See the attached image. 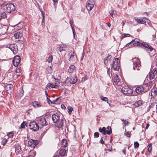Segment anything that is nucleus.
<instances>
[{"label": "nucleus", "mask_w": 157, "mask_h": 157, "mask_svg": "<svg viewBox=\"0 0 157 157\" xmlns=\"http://www.w3.org/2000/svg\"><path fill=\"white\" fill-rule=\"evenodd\" d=\"M52 119L54 123H56V126L59 128H61L63 126V119L60 117L58 113L52 115Z\"/></svg>", "instance_id": "1"}, {"label": "nucleus", "mask_w": 157, "mask_h": 157, "mask_svg": "<svg viewBox=\"0 0 157 157\" xmlns=\"http://www.w3.org/2000/svg\"><path fill=\"white\" fill-rule=\"evenodd\" d=\"M38 124L40 126V128H43L44 127L47 126L46 129L47 130L49 128V125H48V123L47 122L45 119L44 117L40 118L38 120Z\"/></svg>", "instance_id": "2"}, {"label": "nucleus", "mask_w": 157, "mask_h": 157, "mask_svg": "<svg viewBox=\"0 0 157 157\" xmlns=\"http://www.w3.org/2000/svg\"><path fill=\"white\" fill-rule=\"evenodd\" d=\"M4 7L5 11L8 13L13 12L15 10V6L12 3L7 4Z\"/></svg>", "instance_id": "3"}, {"label": "nucleus", "mask_w": 157, "mask_h": 157, "mask_svg": "<svg viewBox=\"0 0 157 157\" xmlns=\"http://www.w3.org/2000/svg\"><path fill=\"white\" fill-rule=\"evenodd\" d=\"M113 63L112 66L113 69L114 70L118 71L120 66L119 60L118 58H116L113 59Z\"/></svg>", "instance_id": "4"}, {"label": "nucleus", "mask_w": 157, "mask_h": 157, "mask_svg": "<svg viewBox=\"0 0 157 157\" xmlns=\"http://www.w3.org/2000/svg\"><path fill=\"white\" fill-rule=\"evenodd\" d=\"M132 61L133 63V69L134 70H139V67L140 65V61L137 58H135L132 59Z\"/></svg>", "instance_id": "5"}, {"label": "nucleus", "mask_w": 157, "mask_h": 157, "mask_svg": "<svg viewBox=\"0 0 157 157\" xmlns=\"http://www.w3.org/2000/svg\"><path fill=\"white\" fill-rule=\"evenodd\" d=\"M29 127L31 129L33 130L34 131L38 130L40 128L38 124L35 122H30L29 125Z\"/></svg>", "instance_id": "6"}, {"label": "nucleus", "mask_w": 157, "mask_h": 157, "mask_svg": "<svg viewBox=\"0 0 157 157\" xmlns=\"http://www.w3.org/2000/svg\"><path fill=\"white\" fill-rule=\"evenodd\" d=\"M135 19L136 21L139 24H145L146 23H148L149 22V20L144 17L140 18L136 17L135 18Z\"/></svg>", "instance_id": "7"}, {"label": "nucleus", "mask_w": 157, "mask_h": 157, "mask_svg": "<svg viewBox=\"0 0 157 157\" xmlns=\"http://www.w3.org/2000/svg\"><path fill=\"white\" fill-rule=\"evenodd\" d=\"M9 48L13 52L14 54H16L18 52V48L16 44H11L9 47Z\"/></svg>", "instance_id": "8"}, {"label": "nucleus", "mask_w": 157, "mask_h": 157, "mask_svg": "<svg viewBox=\"0 0 157 157\" xmlns=\"http://www.w3.org/2000/svg\"><path fill=\"white\" fill-rule=\"evenodd\" d=\"M39 141L37 140L31 139L29 141L28 145L29 147H34L36 145L39 144Z\"/></svg>", "instance_id": "9"}, {"label": "nucleus", "mask_w": 157, "mask_h": 157, "mask_svg": "<svg viewBox=\"0 0 157 157\" xmlns=\"http://www.w3.org/2000/svg\"><path fill=\"white\" fill-rule=\"evenodd\" d=\"M13 65L16 67H17L20 62V57L18 56H16L13 60Z\"/></svg>", "instance_id": "10"}, {"label": "nucleus", "mask_w": 157, "mask_h": 157, "mask_svg": "<svg viewBox=\"0 0 157 157\" xmlns=\"http://www.w3.org/2000/svg\"><path fill=\"white\" fill-rule=\"evenodd\" d=\"M156 69L154 68L153 70L149 73V76L150 79L151 80L154 79L156 74Z\"/></svg>", "instance_id": "11"}, {"label": "nucleus", "mask_w": 157, "mask_h": 157, "mask_svg": "<svg viewBox=\"0 0 157 157\" xmlns=\"http://www.w3.org/2000/svg\"><path fill=\"white\" fill-rule=\"evenodd\" d=\"M143 104V102L142 100H139L135 102L132 105V107L134 108L138 107L141 106Z\"/></svg>", "instance_id": "12"}, {"label": "nucleus", "mask_w": 157, "mask_h": 157, "mask_svg": "<svg viewBox=\"0 0 157 157\" xmlns=\"http://www.w3.org/2000/svg\"><path fill=\"white\" fill-rule=\"evenodd\" d=\"M67 79L71 84L75 83L77 82L78 80L77 78L75 76L71 78L68 77Z\"/></svg>", "instance_id": "13"}, {"label": "nucleus", "mask_w": 157, "mask_h": 157, "mask_svg": "<svg viewBox=\"0 0 157 157\" xmlns=\"http://www.w3.org/2000/svg\"><path fill=\"white\" fill-rule=\"evenodd\" d=\"M151 94L153 98L156 97L157 94V90L156 88L154 87L152 88L151 90Z\"/></svg>", "instance_id": "14"}, {"label": "nucleus", "mask_w": 157, "mask_h": 157, "mask_svg": "<svg viewBox=\"0 0 157 157\" xmlns=\"http://www.w3.org/2000/svg\"><path fill=\"white\" fill-rule=\"evenodd\" d=\"M112 78L113 79V81L116 84H118L120 80L117 74L114 75L112 77Z\"/></svg>", "instance_id": "15"}, {"label": "nucleus", "mask_w": 157, "mask_h": 157, "mask_svg": "<svg viewBox=\"0 0 157 157\" xmlns=\"http://www.w3.org/2000/svg\"><path fill=\"white\" fill-rule=\"evenodd\" d=\"M111 57L112 56L109 55L105 58L104 63L105 65H107L109 63H110Z\"/></svg>", "instance_id": "16"}, {"label": "nucleus", "mask_w": 157, "mask_h": 157, "mask_svg": "<svg viewBox=\"0 0 157 157\" xmlns=\"http://www.w3.org/2000/svg\"><path fill=\"white\" fill-rule=\"evenodd\" d=\"M15 152L16 154L20 152L21 150V146L18 144H16L15 146Z\"/></svg>", "instance_id": "17"}, {"label": "nucleus", "mask_w": 157, "mask_h": 157, "mask_svg": "<svg viewBox=\"0 0 157 157\" xmlns=\"http://www.w3.org/2000/svg\"><path fill=\"white\" fill-rule=\"evenodd\" d=\"M74 52H73L70 56L69 60L73 62H76V56H75Z\"/></svg>", "instance_id": "18"}, {"label": "nucleus", "mask_w": 157, "mask_h": 157, "mask_svg": "<svg viewBox=\"0 0 157 157\" xmlns=\"http://www.w3.org/2000/svg\"><path fill=\"white\" fill-rule=\"evenodd\" d=\"M22 36V33L20 32L15 33L14 35V36L16 39H19Z\"/></svg>", "instance_id": "19"}, {"label": "nucleus", "mask_w": 157, "mask_h": 157, "mask_svg": "<svg viewBox=\"0 0 157 157\" xmlns=\"http://www.w3.org/2000/svg\"><path fill=\"white\" fill-rule=\"evenodd\" d=\"M6 87L7 91H9V93L12 92L13 90V86L12 85L10 84L7 85Z\"/></svg>", "instance_id": "20"}, {"label": "nucleus", "mask_w": 157, "mask_h": 157, "mask_svg": "<svg viewBox=\"0 0 157 157\" xmlns=\"http://www.w3.org/2000/svg\"><path fill=\"white\" fill-rule=\"evenodd\" d=\"M50 87L52 88H58V85H53L51 83H48L46 86V87L47 89H49L50 88Z\"/></svg>", "instance_id": "21"}, {"label": "nucleus", "mask_w": 157, "mask_h": 157, "mask_svg": "<svg viewBox=\"0 0 157 157\" xmlns=\"http://www.w3.org/2000/svg\"><path fill=\"white\" fill-rule=\"evenodd\" d=\"M144 88L142 86H139L137 87L136 90L135 91L136 93L138 94L140 93L143 91H144Z\"/></svg>", "instance_id": "22"}, {"label": "nucleus", "mask_w": 157, "mask_h": 157, "mask_svg": "<svg viewBox=\"0 0 157 157\" xmlns=\"http://www.w3.org/2000/svg\"><path fill=\"white\" fill-rule=\"evenodd\" d=\"M8 27L6 25H4L1 28V30L2 31V33H6L7 32Z\"/></svg>", "instance_id": "23"}, {"label": "nucleus", "mask_w": 157, "mask_h": 157, "mask_svg": "<svg viewBox=\"0 0 157 157\" xmlns=\"http://www.w3.org/2000/svg\"><path fill=\"white\" fill-rule=\"evenodd\" d=\"M121 91L124 94H128V86H124L123 87Z\"/></svg>", "instance_id": "24"}, {"label": "nucleus", "mask_w": 157, "mask_h": 157, "mask_svg": "<svg viewBox=\"0 0 157 157\" xmlns=\"http://www.w3.org/2000/svg\"><path fill=\"white\" fill-rule=\"evenodd\" d=\"M94 6V5L93 4H90L89 3H87L86 6V8L87 9L88 11L91 10Z\"/></svg>", "instance_id": "25"}, {"label": "nucleus", "mask_w": 157, "mask_h": 157, "mask_svg": "<svg viewBox=\"0 0 157 157\" xmlns=\"http://www.w3.org/2000/svg\"><path fill=\"white\" fill-rule=\"evenodd\" d=\"M141 46L143 45L144 47H145V48H148L149 50L151 52L152 51V50H153V48L150 45H148L147 44H141Z\"/></svg>", "instance_id": "26"}, {"label": "nucleus", "mask_w": 157, "mask_h": 157, "mask_svg": "<svg viewBox=\"0 0 157 157\" xmlns=\"http://www.w3.org/2000/svg\"><path fill=\"white\" fill-rule=\"evenodd\" d=\"M32 105L34 106H36L37 107H40L42 106L41 105L39 102L36 101H34L32 103Z\"/></svg>", "instance_id": "27"}, {"label": "nucleus", "mask_w": 157, "mask_h": 157, "mask_svg": "<svg viewBox=\"0 0 157 157\" xmlns=\"http://www.w3.org/2000/svg\"><path fill=\"white\" fill-rule=\"evenodd\" d=\"M107 130L105 129V135L107 134L109 135H110L112 133V131L111 128L110 126H108L107 128Z\"/></svg>", "instance_id": "28"}, {"label": "nucleus", "mask_w": 157, "mask_h": 157, "mask_svg": "<svg viewBox=\"0 0 157 157\" xmlns=\"http://www.w3.org/2000/svg\"><path fill=\"white\" fill-rule=\"evenodd\" d=\"M75 69V67L73 65H71L69 67L68 69V72L70 73H72Z\"/></svg>", "instance_id": "29"}, {"label": "nucleus", "mask_w": 157, "mask_h": 157, "mask_svg": "<svg viewBox=\"0 0 157 157\" xmlns=\"http://www.w3.org/2000/svg\"><path fill=\"white\" fill-rule=\"evenodd\" d=\"M67 140L65 139H63L62 141V146L64 147H67Z\"/></svg>", "instance_id": "30"}, {"label": "nucleus", "mask_w": 157, "mask_h": 157, "mask_svg": "<svg viewBox=\"0 0 157 157\" xmlns=\"http://www.w3.org/2000/svg\"><path fill=\"white\" fill-rule=\"evenodd\" d=\"M66 152V150L65 149H62L60 150L59 151V155L61 156H63L65 155Z\"/></svg>", "instance_id": "31"}, {"label": "nucleus", "mask_w": 157, "mask_h": 157, "mask_svg": "<svg viewBox=\"0 0 157 157\" xmlns=\"http://www.w3.org/2000/svg\"><path fill=\"white\" fill-rule=\"evenodd\" d=\"M6 17V13L5 12L0 13V21L2 19H4Z\"/></svg>", "instance_id": "32"}, {"label": "nucleus", "mask_w": 157, "mask_h": 157, "mask_svg": "<svg viewBox=\"0 0 157 157\" xmlns=\"http://www.w3.org/2000/svg\"><path fill=\"white\" fill-rule=\"evenodd\" d=\"M59 51L61 52H64L63 55H65L66 54V51L65 49L63 48V46H60L59 49Z\"/></svg>", "instance_id": "33"}, {"label": "nucleus", "mask_w": 157, "mask_h": 157, "mask_svg": "<svg viewBox=\"0 0 157 157\" xmlns=\"http://www.w3.org/2000/svg\"><path fill=\"white\" fill-rule=\"evenodd\" d=\"M99 131L100 132L102 133L103 134L105 135V127H103L102 128H100Z\"/></svg>", "instance_id": "34"}, {"label": "nucleus", "mask_w": 157, "mask_h": 157, "mask_svg": "<svg viewBox=\"0 0 157 157\" xmlns=\"http://www.w3.org/2000/svg\"><path fill=\"white\" fill-rule=\"evenodd\" d=\"M7 35L6 33H0V39H3L7 37Z\"/></svg>", "instance_id": "35"}, {"label": "nucleus", "mask_w": 157, "mask_h": 157, "mask_svg": "<svg viewBox=\"0 0 157 157\" xmlns=\"http://www.w3.org/2000/svg\"><path fill=\"white\" fill-rule=\"evenodd\" d=\"M147 150L149 152L151 151L152 145L151 144H150L148 145L147 146Z\"/></svg>", "instance_id": "36"}, {"label": "nucleus", "mask_w": 157, "mask_h": 157, "mask_svg": "<svg viewBox=\"0 0 157 157\" xmlns=\"http://www.w3.org/2000/svg\"><path fill=\"white\" fill-rule=\"evenodd\" d=\"M101 99L103 101H107V103H108V98L105 97H103V96H102L100 97Z\"/></svg>", "instance_id": "37"}, {"label": "nucleus", "mask_w": 157, "mask_h": 157, "mask_svg": "<svg viewBox=\"0 0 157 157\" xmlns=\"http://www.w3.org/2000/svg\"><path fill=\"white\" fill-rule=\"evenodd\" d=\"M60 97L56 98L55 100L53 101V103L55 104H58L60 102L59 101Z\"/></svg>", "instance_id": "38"}, {"label": "nucleus", "mask_w": 157, "mask_h": 157, "mask_svg": "<svg viewBox=\"0 0 157 157\" xmlns=\"http://www.w3.org/2000/svg\"><path fill=\"white\" fill-rule=\"evenodd\" d=\"M7 140L5 138H4L2 140V141H1V144L3 145L4 146L5 145V144H6V143L7 142Z\"/></svg>", "instance_id": "39"}, {"label": "nucleus", "mask_w": 157, "mask_h": 157, "mask_svg": "<svg viewBox=\"0 0 157 157\" xmlns=\"http://www.w3.org/2000/svg\"><path fill=\"white\" fill-rule=\"evenodd\" d=\"M132 43H133V45L134 46H135L136 45H140V44L139 41H133V42L132 41Z\"/></svg>", "instance_id": "40"}, {"label": "nucleus", "mask_w": 157, "mask_h": 157, "mask_svg": "<svg viewBox=\"0 0 157 157\" xmlns=\"http://www.w3.org/2000/svg\"><path fill=\"white\" fill-rule=\"evenodd\" d=\"M53 57L51 55L48 58V59H47V61L49 63H51L52 62V60H53Z\"/></svg>", "instance_id": "41"}, {"label": "nucleus", "mask_w": 157, "mask_h": 157, "mask_svg": "<svg viewBox=\"0 0 157 157\" xmlns=\"http://www.w3.org/2000/svg\"><path fill=\"white\" fill-rule=\"evenodd\" d=\"M68 113L69 114H71V113L72 111L73 110V108L71 106H69L68 107Z\"/></svg>", "instance_id": "42"}, {"label": "nucleus", "mask_w": 157, "mask_h": 157, "mask_svg": "<svg viewBox=\"0 0 157 157\" xmlns=\"http://www.w3.org/2000/svg\"><path fill=\"white\" fill-rule=\"evenodd\" d=\"M25 125H26L25 122V121H23L21 124L20 128H24Z\"/></svg>", "instance_id": "43"}, {"label": "nucleus", "mask_w": 157, "mask_h": 157, "mask_svg": "<svg viewBox=\"0 0 157 157\" xmlns=\"http://www.w3.org/2000/svg\"><path fill=\"white\" fill-rule=\"evenodd\" d=\"M139 146V144L137 142H135L134 143V147L136 148H137Z\"/></svg>", "instance_id": "44"}, {"label": "nucleus", "mask_w": 157, "mask_h": 157, "mask_svg": "<svg viewBox=\"0 0 157 157\" xmlns=\"http://www.w3.org/2000/svg\"><path fill=\"white\" fill-rule=\"evenodd\" d=\"M132 93V90L130 88H128V96L131 94Z\"/></svg>", "instance_id": "45"}, {"label": "nucleus", "mask_w": 157, "mask_h": 157, "mask_svg": "<svg viewBox=\"0 0 157 157\" xmlns=\"http://www.w3.org/2000/svg\"><path fill=\"white\" fill-rule=\"evenodd\" d=\"M87 3H89L90 4H93V5H94V0H88L87 2Z\"/></svg>", "instance_id": "46"}, {"label": "nucleus", "mask_w": 157, "mask_h": 157, "mask_svg": "<svg viewBox=\"0 0 157 157\" xmlns=\"http://www.w3.org/2000/svg\"><path fill=\"white\" fill-rule=\"evenodd\" d=\"M7 135L9 137L11 138L13 136V132H10L8 133Z\"/></svg>", "instance_id": "47"}, {"label": "nucleus", "mask_w": 157, "mask_h": 157, "mask_svg": "<svg viewBox=\"0 0 157 157\" xmlns=\"http://www.w3.org/2000/svg\"><path fill=\"white\" fill-rule=\"evenodd\" d=\"M128 37V34H123L121 36V39H122L125 37Z\"/></svg>", "instance_id": "48"}, {"label": "nucleus", "mask_w": 157, "mask_h": 157, "mask_svg": "<svg viewBox=\"0 0 157 157\" xmlns=\"http://www.w3.org/2000/svg\"><path fill=\"white\" fill-rule=\"evenodd\" d=\"M71 28H72V31H73V35H74V37H75V29L74 27V26H71Z\"/></svg>", "instance_id": "49"}, {"label": "nucleus", "mask_w": 157, "mask_h": 157, "mask_svg": "<svg viewBox=\"0 0 157 157\" xmlns=\"http://www.w3.org/2000/svg\"><path fill=\"white\" fill-rule=\"evenodd\" d=\"M94 136L95 137L98 138L99 136V134L98 132H95L94 133Z\"/></svg>", "instance_id": "50"}, {"label": "nucleus", "mask_w": 157, "mask_h": 157, "mask_svg": "<svg viewBox=\"0 0 157 157\" xmlns=\"http://www.w3.org/2000/svg\"><path fill=\"white\" fill-rule=\"evenodd\" d=\"M122 121L123 122V123L124 124V125H128V121H127L126 120L124 119H121Z\"/></svg>", "instance_id": "51"}, {"label": "nucleus", "mask_w": 157, "mask_h": 157, "mask_svg": "<svg viewBox=\"0 0 157 157\" xmlns=\"http://www.w3.org/2000/svg\"><path fill=\"white\" fill-rule=\"evenodd\" d=\"M144 82L145 84H146L147 85H150L151 84V82L150 81L148 82L147 81V80L146 79V78L145 79L144 81Z\"/></svg>", "instance_id": "52"}, {"label": "nucleus", "mask_w": 157, "mask_h": 157, "mask_svg": "<svg viewBox=\"0 0 157 157\" xmlns=\"http://www.w3.org/2000/svg\"><path fill=\"white\" fill-rule=\"evenodd\" d=\"M47 101L48 103L50 104L51 103H52V102L49 99L48 97L47 98Z\"/></svg>", "instance_id": "53"}, {"label": "nucleus", "mask_w": 157, "mask_h": 157, "mask_svg": "<svg viewBox=\"0 0 157 157\" xmlns=\"http://www.w3.org/2000/svg\"><path fill=\"white\" fill-rule=\"evenodd\" d=\"M21 71V70L20 68H17L16 70V72L17 73H19Z\"/></svg>", "instance_id": "54"}, {"label": "nucleus", "mask_w": 157, "mask_h": 157, "mask_svg": "<svg viewBox=\"0 0 157 157\" xmlns=\"http://www.w3.org/2000/svg\"><path fill=\"white\" fill-rule=\"evenodd\" d=\"M55 80H56V85H58V87L59 86V84L60 83V82H59V80L58 79H55Z\"/></svg>", "instance_id": "55"}, {"label": "nucleus", "mask_w": 157, "mask_h": 157, "mask_svg": "<svg viewBox=\"0 0 157 157\" xmlns=\"http://www.w3.org/2000/svg\"><path fill=\"white\" fill-rule=\"evenodd\" d=\"M109 13L113 17V14L114 13V11L113 10H112Z\"/></svg>", "instance_id": "56"}, {"label": "nucleus", "mask_w": 157, "mask_h": 157, "mask_svg": "<svg viewBox=\"0 0 157 157\" xmlns=\"http://www.w3.org/2000/svg\"><path fill=\"white\" fill-rule=\"evenodd\" d=\"M58 0H52L55 5L58 2Z\"/></svg>", "instance_id": "57"}, {"label": "nucleus", "mask_w": 157, "mask_h": 157, "mask_svg": "<svg viewBox=\"0 0 157 157\" xmlns=\"http://www.w3.org/2000/svg\"><path fill=\"white\" fill-rule=\"evenodd\" d=\"M100 143H101L102 144H104V141L103 140V139L102 138H101L100 140Z\"/></svg>", "instance_id": "58"}, {"label": "nucleus", "mask_w": 157, "mask_h": 157, "mask_svg": "<svg viewBox=\"0 0 157 157\" xmlns=\"http://www.w3.org/2000/svg\"><path fill=\"white\" fill-rule=\"evenodd\" d=\"M61 106V108L62 109H66V107L64 105L62 104Z\"/></svg>", "instance_id": "59"}, {"label": "nucleus", "mask_w": 157, "mask_h": 157, "mask_svg": "<svg viewBox=\"0 0 157 157\" xmlns=\"http://www.w3.org/2000/svg\"><path fill=\"white\" fill-rule=\"evenodd\" d=\"M70 23L71 25V26H73V22L71 20H70Z\"/></svg>", "instance_id": "60"}, {"label": "nucleus", "mask_w": 157, "mask_h": 157, "mask_svg": "<svg viewBox=\"0 0 157 157\" xmlns=\"http://www.w3.org/2000/svg\"><path fill=\"white\" fill-rule=\"evenodd\" d=\"M20 93L22 95H23V94L24 91L22 89L20 90Z\"/></svg>", "instance_id": "61"}, {"label": "nucleus", "mask_w": 157, "mask_h": 157, "mask_svg": "<svg viewBox=\"0 0 157 157\" xmlns=\"http://www.w3.org/2000/svg\"><path fill=\"white\" fill-rule=\"evenodd\" d=\"M149 126V124H146V126L145 128L146 129H147Z\"/></svg>", "instance_id": "62"}, {"label": "nucleus", "mask_w": 157, "mask_h": 157, "mask_svg": "<svg viewBox=\"0 0 157 157\" xmlns=\"http://www.w3.org/2000/svg\"><path fill=\"white\" fill-rule=\"evenodd\" d=\"M110 72L109 68L107 71V73L109 75L110 73Z\"/></svg>", "instance_id": "63"}, {"label": "nucleus", "mask_w": 157, "mask_h": 157, "mask_svg": "<svg viewBox=\"0 0 157 157\" xmlns=\"http://www.w3.org/2000/svg\"><path fill=\"white\" fill-rule=\"evenodd\" d=\"M86 79L85 77L82 78V81L84 82L85 81Z\"/></svg>", "instance_id": "64"}]
</instances>
